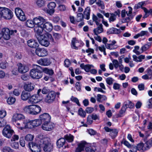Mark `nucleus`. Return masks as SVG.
Instances as JSON below:
<instances>
[{
    "instance_id": "f257e3e1",
    "label": "nucleus",
    "mask_w": 152,
    "mask_h": 152,
    "mask_svg": "<svg viewBox=\"0 0 152 152\" xmlns=\"http://www.w3.org/2000/svg\"><path fill=\"white\" fill-rule=\"evenodd\" d=\"M40 142L45 152H51L53 151V144L49 138L47 137L40 139Z\"/></svg>"
},
{
    "instance_id": "f03ea898",
    "label": "nucleus",
    "mask_w": 152,
    "mask_h": 152,
    "mask_svg": "<svg viewBox=\"0 0 152 152\" xmlns=\"http://www.w3.org/2000/svg\"><path fill=\"white\" fill-rule=\"evenodd\" d=\"M40 44L45 47L48 46L50 42H53V39L51 34L46 33L44 35L41 37H37Z\"/></svg>"
},
{
    "instance_id": "7ed1b4c3",
    "label": "nucleus",
    "mask_w": 152,
    "mask_h": 152,
    "mask_svg": "<svg viewBox=\"0 0 152 152\" xmlns=\"http://www.w3.org/2000/svg\"><path fill=\"white\" fill-rule=\"evenodd\" d=\"M36 67H34L31 70L30 75L33 79H39L41 78L43 76L42 67L37 65H36Z\"/></svg>"
},
{
    "instance_id": "20e7f679",
    "label": "nucleus",
    "mask_w": 152,
    "mask_h": 152,
    "mask_svg": "<svg viewBox=\"0 0 152 152\" xmlns=\"http://www.w3.org/2000/svg\"><path fill=\"white\" fill-rule=\"evenodd\" d=\"M17 32L16 30H10L7 28H4L1 30L2 36L4 39L8 40L10 39L11 35L15 34Z\"/></svg>"
},
{
    "instance_id": "39448f33",
    "label": "nucleus",
    "mask_w": 152,
    "mask_h": 152,
    "mask_svg": "<svg viewBox=\"0 0 152 152\" xmlns=\"http://www.w3.org/2000/svg\"><path fill=\"white\" fill-rule=\"evenodd\" d=\"M32 147L30 148L32 152H41L42 150V145L40 142V139H38L36 142H31Z\"/></svg>"
},
{
    "instance_id": "423d86ee",
    "label": "nucleus",
    "mask_w": 152,
    "mask_h": 152,
    "mask_svg": "<svg viewBox=\"0 0 152 152\" xmlns=\"http://www.w3.org/2000/svg\"><path fill=\"white\" fill-rule=\"evenodd\" d=\"M14 133V131L11 129L10 126L9 125H6L2 131L3 135L8 138L11 137Z\"/></svg>"
},
{
    "instance_id": "0eeeda50",
    "label": "nucleus",
    "mask_w": 152,
    "mask_h": 152,
    "mask_svg": "<svg viewBox=\"0 0 152 152\" xmlns=\"http://www.w3.org/2000/svg\"><path fill=\"white\" fill-rule=\"evenodd\" d=\"M15 12L17 18L21 21H25L26 20V16L23 10L19 8H16Z\"/></svg>"
},
{
    "instance_id": "6e6552de",
    "label": "nucleus",
    "mask_w": 152,
    "mask_h": 152,
    "mask_svg": "<svg viewBox=\"0 0 152 152\" xmlns=\"http://www.w3.org/2000/svg\"><path fill=\"white\" fill-rule=\"evenodd\" d=\"M42 96L38 94H35L31 96L28 99V102L30 104H34L37 103L42 100Z\"/></svg>"
},
{
    "instance_id": "1a4fd4ad",
    "label": "nucleus",
    "mask_w": 152,
    "mask_h": 152,
    "mask_svg": "<svg viewBox=\"0 0 152 152\" xmlns=\"http://www.w3.org/2000/svg\"><path fill=\"white\" fill-rule=\"evenodd\" d=\"M56 96V93L53 91L49 92L47 95L45 99V102L48 103L52 102L55 100Z\"/></svg>"
},
{
    "instance_id": "9d476101",
    "label": "nucleus",
    "mask_w": 152,
    "mask_h": 152,
    "mask_svg": "<svg viewBox=\"0 0 152 152\" xmlns=\"http://www.w3.org/2000/svg\"><path fill=\"white\" fill-rule=\"evenodd\" d=\"M104 129L107 132H109V135L112 139L115 138L118 135V131L116 129H111L107 126H105Z\"/></svg>"
},
{
    "instance_id": "9b49d317",
    "label": "nucleus",
    "mask_w": 152,
    "mask_h": 152,
    "mask_svg": "<svg viewBox=\"0 0 152 152\" xmlns=\"http://www.w3.org/2000/svg\"><path fill=\"white\" fill-rule=\"evenodd\" d=\"M33 20L35 25L37 26H42L44 23L46 21L45 19L40 16L34 18L33 19Z\"/></svg>"
},
{
    "instance_id": "f8f14e48",
    "label": "nucleus",
    "mask_w": 152,
    "mask_h": 152,
    "mask_svg": "<svg viewBox=\"0 0 152 152\" xmlns=\"http://www.w3.org/2000/svg\"><path fill=\"white\" fill-rule=\"evenodd\" d=\"M54 126V124L50 122L43 123L42 126V129L47 131H50L52 130Z\"/></svg>"
},
{
    "instance_id": "ddd939ff",
    "label": "nucleus",
    "mask_w": 152,
    "mask_h": 152,
    "mask_svg": "<svg viewBox=\"0 0 152 152\" xmlns=\"http://www.w3.org/2000/svg\"><path fill=\"white\" fill-rule=\"evenodd\" d=\"M104 17L101 14L98 13L96 14V15H95L93 14L92 19L93 21L95 22L96 25H99L100 24V22L101 20H103Z\"/></svg>"
},
{
    "instance_id": "4468645a",
    "label": "nucleus",
    "mask_w": 152,
    "mask_h": 152,
    "mask_svg": "<svg viewBox=\"0 0 152 152\" xmlns=\"http://www.w3.org/2000/svg\"><path fill=\"white\" fill-rule=\"evenodd\" d=\"M35 53L37 56L40 57L46 56L48 55L47 50L44 48H37L35 50Z\"/></svg>"
},
{
    "instance_id": "2eb2a0df",
    "label": "nucleus",
    "mask_w": 152,
    "mask_h": 152,
    "mask_svg": "<svg viewBox=\"0 0 152 152\" xmlns=\"http://www.w3.org/2000/svg\"><path fill=\"white\" fill-rule=\"evenodd\" d=\"M27 44L29 47L36 49L39 46L38 42L36 40L33 39L28 40L27 42Z\"/></svg>"
},
{
    "instance_id": "dca6fc26",
    "label": "nucleus",
    "mask_w": 152,
    "mask_h": 152,
    "mask_svg": "<svg viewBox=\"0 0 152 152\" xmlns=\"http://www.w3.org/2000/svg\"><path fill=\"white\" fill-rule=\"evenodd\" d=\"M39 118L43 123L50 121L51 117L48 113H44L40 115Z\"/></svg>"
},
{
    "instance_id": "f3484780",
    "label": "nucleus",
    "mask_w": 152,
    "mask_h": 152,
    "mask_svg": "<svg viewBox=\"0 0 152 152\" xmlns=\"http://www.w3.org/2000/svg\"><path fill=\"white\" fill-rule=\"evenodd\" d=\"M24 116L20 113L15 114L12 118V120L13 122H17L18 121H22L25 119Z\"/></svg>"
},
{
    "instance_id": "a211bd4d",
    "label": "nucleus",
    "mask_w": 152,
    "mask_h": 152,
    "mask_svg": "<svg viewBox=\"0 0 152 152\" xmlns=\"http://www.w3.org/2000/svg\"><path fill=\"white\" fill-rule=\"evenodd\" d=\"M109 42L110 43L105 44V47L107 49L112 50L115 49L117 48V45H115L116 42L115 40H110Z\"/></svg>"
},
{
    "instance_id": "6ab92c4d",
    "label": "nucleus",
    "mask_w": 152,
    "mask_h": 152,
    "mask_svg": "<svg viewBox=\"0 0 152 152\" xmlns=\"http://www.w3.org/2000/svg\"><path fill=\"white\" fill-rule=\"evenodd\" d=\"M18 70L20 73H24L27 72L29 69L28 67L27 66L22 64L21 63H19L18 64Z\"/></svg>"
},
{
    "instance_id": "aec40b11",
    "label": "nucleus",
    "mask_w": 152,
    "mask_h": 152,
    "mask_svg": "<svg viewBox=\"0 0 152 152\" xmlns=\"http://www.w3.org/2000/svg\"><path fill=\"white\" fill-rule=\"evenodd\" d=\"M42 27L44 30L46 32H50L53 28V26L52 23L49 22H45L44 23Z\"/></svg>"
},
{
    "instance_id": "412c9836",
    "label": "nucleus",
    "mask_w": 152,
    "mask_h": 152,
    "mask_svg": "<svg viewBox=\"0 0 152 152\" xmlns=\"http://www.w3.org/2000/svg\"><path fill=\"white\" fill-rule=\"evenodd\" d=\"M87 143L84 141L81 142L78 144V147L76 148L75 152H81L84 150V147H86Z\"/></svg>"
},
{
    "instance_id": "4be33fe9",
    "label": "nucleus",
    "mask_w": 152,
    "mask_h": 152,
    "mask_svg": "<svg viewBox=\"0 0 152 152\" xmlns=\"http://www.w3.org/2000/svg\"><path fill=\"white\" fill-rule=\"evenodd\" d=\"M37 63L39 64L44 66H47L49 65L51 62L47 58H41L37 61Z\"/></svg>"
},
{
    "instance_id": "5701e85b",
    "label": "nucleus",
    "mask_w": 152,
    "mask_h": 152,
    "mask_svg": "<svg viewBox=\"0 0 152 152\" xmlns=\"http://www.w3.org/2000/svg\"><path fill=\"white\" fill-rule=\"evenodd\" d=\"M34 31L37 34V37H41L43 36L42 35V32L44 29L42 26H37L34 28Z\"/></svg>"
},
{
    "instance_id": "b1692460",
    "label": "nucleus",
    "mask_w": 152,
    "mask_h": 152,
    "mask_svg": "<svg viewBox=\"0 0 152 152\" xmlns=\"http://www.w3.org/2000/svg\"><path fill=\"white\" fill-rule=\"evenodd\" d=\"M34 85L31 83H29L25 84L24 86V89L26 91H31L33 90L34 88Z\"/></svg>"
},
{
    "instance_id": "393cba45",
    "label": "nucleus",
    "mask_w": 152,
    "mask_h": 152,
    "mask_svg": "<svg viewBox=\"0 0 152 152\" xmlns=\"http://www.w3.org/2000/svg\"><path fill=\"white\" fill-rule=\"evenodd\" d=\"M13 16V15L12 12L10 9L7 8L3 18L6 20H10L12 18Z\"/></svg>"
},
{
    "instance_id": "a878e982",
    "label": "nucleus",
    "mask_w": 152,
    "mask_h": 152,
    "mask_svg": "<svg viewBox=\"0 0 152 152\" xmlns=\"http://www.w3.org/2000/svg\"><path fill=\"white\" fill-rule=\"evenodd\" d=\"M97 26V28L94 29L93 30L94 33L96 35L102 33L103 31V25L102 24H99V25Z\"/></svg>"
},
{
    "instance_id": "bb28decb",
    "label": "nucleus",
    "mask_w": 152,
    "mask_h": 152,
    "mask_svg": "<svg viewBox=\"0 0 152 152\" xmlns=\"http://www.w3.org/2000/svg\"><path fill=\"white\" fill-rule=\"evenodd\" d=\"M80 46V43L75 38H73L72 41V48L75 49H77Z\"/></svg>"
},
{
    "instance_id": "cd10ccee",
    "label": "nucleus",
    "mask_w": 152,
    "mask_h": 152,
    "mask_svg": "<svg viewBox=\"0 0 152 152\" xmlns=\"http://www.w3.org/2000/svg\"><path fill=\"white\" fill-rule=\"evenodd\" d=\"M96 150V147L90 144L87 143V145L85 148L86 152H95Z\"/></svg>"
},
{
    "instance_id": "c85d7f7f",
    "label": "nucleus",
    "mask_w": 152,
    "mask_h": 152,
    "mask_svg": "<svg viewBox=\"0 0 152 152\" xmlns=\"http://www.w3.org/2000/svg\"><path fill=\"white\" fill-rule=\"evenodd\" d=\"M31 95L29 93L26 91H23L21 94V99L23 101H26L29 99Z\"/></svg>"
},
{
    "instance_id": "c756f323",
    "label": "nucleus",
    "mask_w": 152,
    "mask_h": 152,
    "mask_svg": "<svg viewBox=\"0 0 152 152\" xmlns=\"http://www.w3.org/2000/svg\"><path fill=\"white\" fill-rule=\"evenodd\" d=\"M23 110L26 113L33 115V105L25 106L23 108Z\"/></svg>"
},
{
    "instance_id": "7c9ffc66",
    "label": "nucleus",
    "mask_w": 152,
    "mask_h": 152,
    "mask_svg": "<svg viewBox=\"0 0 152 152\" xmlns=\"http://www.w3.org/2000/svg\"><path fill=\"white\" fill-rule=\"evenodd\" d=\"M90 8L88 7L86 8L83 12V15L85 18L88 20L90 19Z\"/></svg>"
},
{
    "instance_id": "2f4dec72",
    "label": "nucleus",
    "mask_w": 152,
    "mask_h": 152,
    "mask_svg": "<svg viewBox=\"0 0 152 152\" xmlns=\"http://www.w3.org/2000/svg\"><path fill=\"white\" fill-rule=\"evenodd\" d=\"M137 150L145 151L148 150L146 148V146L145 143L144 144L142 142H140L136 146Z\"/></svg>"
},
{
    "instance_id": "473e14b6",
    "label": "nucleus",
    "mask_w": 152,
    "mask_h": 152,
    "mask_svg": "<svg viewBox=\"0 0 152 152\" xmlns=\"http://www.w3.org/2000/svg\"><path fill=\"white\" fill-rule=\"evenodd\" d=\"M47 6L53 14L55 12L54 8L56 7V4L54 2H51L48 4Z\"/></svg>"
},
{
    "instance_id": "72a5a7b5",
    "label": "nucleus",
    "mask_w": 152,
    "mask_h": 152,
    "mask_svg": "<svg viewBox=\"0 0 152 152\" xmlns=\"http://www.w3.org/2000/svg\"><path fill=\"white\" fill-rule=\"evenodd\" d=\"M121 32L120 29L116 28H110L107 31V33L109 34H118Z\"/></svg>"
},
{
    "instance_id": "f704fd0d",
    "label": "nucleus",
    "mask_w": 152,
    "mask_h": 152,
    "mask_svg": "<svg viewBox=\"0 0 152 152\" xmlns=\"http://www.w3.org/2000/svg\"><path fill=\"white\" fill-rule=\"evenodd\" d=\"M43 72L49 76H52L54 73V71L52 69H49L47 68H45L43 69L42 68V72Z\"/></svg>"
},
{
    "instance_id": "c9c22d12",
    "label": "nucleus",
    "mask_w": 152,
    "mask_h": 152,
    "mask_svg": "<svg viewBox=\"0 0 152 152\" xmlns=\"http://www.w3.org/2000/svg\"><path fill=\"white\" fill-rule=\"evenodd\" d=\"M65 142L66 140L64 138H60L57 141V145L58 148H61L64 145Z\"/></svg>"
},
{
    "instance_id": "e433bc0d",
    "label": "nucleus",
    "mask_w": 152,
    "mask_h": 152,
    "mask_svg": "<svg viewBox=\"0 0 152 152\" xmlns=\"http://www.w3.org/2000/svg\"><path fill=\"white\" fill-rule=\"evenodd\" d=\"M41 110L40 107L38 105H33V115H37L39 113Z\"/></svg>"
},
{
    "instance_id": "4c0bfd02",
    "label": "nucleus",
    "mask_w": 152,
    "mask_h": 152,
    "mask_svg": "<svg viewBox=\"0 0 152 152\" xmlns=\"http://www.w3.org/2000/svg\"><path fill=\"white\" fill-rule=\"evenodd\" d=\"M37 5L39 7H41L45 6L46 1L45 0H35Z\"/></svg>"
},
{
    "instance_id": "58836bf2",
    "label": "nucleus",
    "mask_w": 152,
    "mask_h": 152,
    "mask_svg": "<svg viewBox=\"0 0 152 152\" xmlns=\"http://www.w3.org/2000/svg\"><path fill=\"white\" fill-rule=\"evenodd\" d=\"M62 104L66 107L67 111H69L70 109V108L72 107V104L69 102V101H63L62 102Z\"/></svg>"
},
{
    "instance_id": "ea45409f",
    "label": "nucleus",
    "mask_w": 152,
    "mask_h": 152,
    "mask_svg": "<svg viewBox=\"0 0 152 152\" xmlns=\"http://www.w3.org/2000/svg\"><path fill=\"white\" fill-rule=\"evenodd\" d=\"M32 124L34 127L35 126H37L40 125L42 124V121L40 119H37L32 120Z\"/></svg>"
},
{
    "instance_id": "a19ab883",
    "label": "nucleus",
    "mask_w": 152,
    "mask_h": 152,
    "mask_svg": "<svg viewBox=\"0 0 152 152\" xmlns=\"http://www.w3.org/2000/svg\"><path fill=\"white\" fill-rule=\"evenodd\" d=\"M34 20H28L26 22V26L28 27L32 28L33 27L34 25Z\"/></svg>"
},
{
    "instance_id": "79ce46f5",
    "label": "nucleus",
    "mask_w": 152,
    "mask_h": 152,
    "mask_svg": "<svg viewBox=\"0 0 152 152\" xmlns=\"http://www.w3.org/2000/svg\"><path fill=\"white\" fill-rule=\"evenodd\" d=\"M84 15L82 13H78L77 15L76 20L79 22L82 21L83 20Z\"/></svg>"
},
{
    "instance_id": "37998d69",
    "label": "nucleus",
    "mask_w": 152,
    "mask_h": 152,
    "mask_svg": "<svg viewBox=\"0 0 152 152\" xmlns=\"http://www.w3.org/2000/svg\"><path fill=\"white\" fill-rule=\"evenodd\" d=\"M151 45V43L148 42L147 44L145 45L141 48L142 52L145 51L149 48Z\"/></svg>"
},
{
    "instance_id": "c03bdc74",
    "label": "nucleus",
    "mask_w": 152,
    "mask_h": 152,
    "mask_svg": "<svg viewBox=\"0 0 152 152\" xmlns=\"http://www.w3.org/2000/svg\"><path fill=\"white\" fill-rule=\"evenodd\" d=\"M148 150L152 146V137L145 143Z\"/></svg>"
},
{
    "instance_id": "a18cd8bd",
    "label": "nucleus",
    "mask_w": 152,
    "mask_h": 152,
    "mask_svg": "<svg viewBox=\"0 0 152 152\" xmlns=\"http://www.w3.org/2000/svg\"><path fill=\"white\" fill-rule=\"evenodd\" d=\"M34 138V136L31 134H27L25 137V140L27 141H32Z\"/></svg>"
},
{
    "instance_id": "49530a36",
    "label": "nucleus",
    "mask_w": 152,
    "mask_h": 152,
    "mask_svg": "<svg viewBox=\"0 0 152 152\" xmlns=\"http://www.w3.org/2000/svg\"><path fill=\"white\" fill-rule=\"evenodd\" d=\"M65 138L68 142H71L73 140L74 136L71 134L66 135L65 136Z\"/></svg>"
},
{
    "instance_id": "de8ad7c7",
    "label": "nucleus",
    "mask_w": 152,
    "mask_h": 152,
    "mask_svg": "<svg viewBox=\"0 0 152 152\" xmlns=\"http://www.w3.org/2000/svg\"><path fill=\"white\" fill-rule=\"evenodd\" d=\"M129 10L128 12V13H127V12H126L127 16H129L128 18H126V21L127 22L129 21L131 18V17L130 16L132 13V9L131 7H129Z\"/></svg>"
},
{
    "instance_id": "09e8293b",
    "label": "nucleus",
    "mask_w": 152,
    "mask_h": 152,
    "mask_svg": "<svg viewBox=\"0 0 152 152\" xmlns=\"http://www.w3.org/2000/svg\"><path fill=\"white\" fill-rule=\"evenodd\" d=\"M97 0L96 2V4L99 7H100L102 9H104L105 8V6L103 2L100 0Z\"/></svg>"
},
{
    "instance_id": "8fccbe9b",
    "label": "nucleus",
    "mask_w": 152,
    "mask_h": 152,
    "mask_svg": "<svg viewBox=\"0 0 152 152\" xmlns=\"http://www.w3.org/2000/svg\"><path fill=\"white\" fill-rule=\"evenodd\" d=\"M105 81L108 85H111L113 84V82L114 81V80L112 77H108L106 78Z\"/></svg>"
},
{
    "instance_id": "3c124183",
    "label": "nucleus",
    "mask_w": 152,
    "mask_h": 152,
    "mask_svg": "<svg viewBox=\"0 0 152 152\" xmlns=\"http://www.w3.org/2000/svg\"><path fill=\"white\" fill-rule=\"evenodd\" d=\"M15 100L16 99L15 98L10 97L8 99L7 102L9 104H12L15 102Z\"/></svg>"
},
{
    "instance_id": "603ef678",
    "label": "nucleus",
    "mask_w": 152,
    "mask_h": 152,
    "mask_svg": "<svg viewBox=\"0 0 152 152\" xmlns=\"http://www.w3.org/2000/svg\"><path fill=\"white\" fill-rule=\"evenodd\" d=\"M32 121H28L26 124L25 127L26 128L32 129L34 127L32 124Z\"/></svg>"
},
{
    "instance_id": "864d4df0",
    "label": "nucleus",
    "mask_w": 152,
    "mask_h": 152,
    "mask_svg": "<svg viewBox=\"0 0 152 152\" xmlns=\"http://www.w3.org/2000/svg\"><path fill=\"white\" fill-rule=\"evenodd\" d=\"M60 20V17L57 15H55L53 17L52 20L55 23H58Z\"/></svg>"
},
{
    "instance_id": "5fc2aeb1",
    "label": "nucleus",
    "mask_w": 152,
    "mask_h": 152,
    "mask_svg": "<svg viewBox=\"0 0 152 152\" xmlns=\"http://www.w3.org/2000/svg\"><path fill=\"white\" fill-rule=\"evenodd\" d=\"M95 46L96 48L95 50L96 51H97L98 49H99L100 51L103 52L106 49L104 45H101L100 46L98 47L97 45H95Z\"/></svg>"
},
{
    "instance_id": "6e6d98bb",
    "label": "nucleus",
    "mask_w": 152,
    "mask_h": 152,
    "mask_svg": "<svg viewBox=\"0 0 152 152\" xmlns=\"http://www.w3.org/2000/svg\"><path fill=\"white\" fill-rule=\"evenodd\" d=\"M78 114L82 117L84 118L86 116L85 112L83 110L82 108H80L78 111Z\"/></svg>"
},
{
    "instance_id": "4d7b16f0",
    "label": "nucleus",
    "mask_w": 152,
    "mask_h": 152,
    "mask_svg": "<svg viewBox=\"0 0 152 152\" xmlns=\"http://www.w3.org/2000/svg\"><path fill=\"white\" fill-rule=\"evenodd\" d=\"M124 106H126L127 108L128 107L130 108H132L134 106V104L131 101H128L126 102V104H125Z\"/></svg>"
},
{
    "instance_id": "13d9d810",
    "label": "nucleus",
    "mask_w": 152,
    "mask_h": 152,
    "mask_svg": "<svg viewBox=\"0 0 152 152\" xmlns=\"http://www.w3.org/2000/svg\"><path fill=\"white\" fill-rule=\"evenodd\" d=\"M8 66V63L6 61L1 62L0 63V67L1 69H5Z\"/></svg>"
},
{
    "instance_id": "bf43d9fd",
    "label": "nucleus",
    "mask_w": 152,
    "mask_h": 152,
    "mask_svg": "<svg viewBox=\"0 0 152 152\" xmlns=\"http://www.w3.org/2000/svg\"><path fill=\"white\" fill-rule=\"evenodd\" d=\"M116 15L113 14H111V15L110 16L109 20L110 22L111 23L112 22L114 21L115 20L116 18Z\"/></svg>"
},
{
    "instance_id": "052dcab7",
    "label": "nucleus",
    "mask_w": 152,
    "mask_h": 152,
    "mask_svg": "<svg viewBox=\"0 0 152 152\" xmlns=\"http://www.w3.org/2000/svg\"><path fill=\"white\" fill-rule=\"evenodd\" d=\"M6 112L4 110L1 109L0 110V118H3L6 115Z\"/></svg>"
},
{
    "instance_id": "680f3d73",
    "label": "nucleus",
    "mask_w": 152,
    "mask_h": 152,
    "mask_svg": "<svg viewBox=\"0 0 152 152\" xmlns=\"http://www.w3.org/2000/svg\"><path fill=\"white\" fill-rule=\"evenodd\" d=\"M140 37L144 36H149V33L147 31H142L139 33Z\"/></svg>"
},
{
    "instance_id": "e2e57ef3",
    "label": "nucleus",
    "mask_w": 152,
    "mask_h": 152,
    "mask_svg": "<svg viewBox=\"0 0 152 152\" xmlns=\"http://www.w3.org/2000/svg\"><path fill=\"white\" fill-rule=\"evenodd\" d=\"M113 65L115 69H117L119 66V62L117 60L113 59L112 61Z\"/></svg>"
},
{
    "instance_id": "0e129e2a",
    "label": "nucleus",
    "mask_w": 152,
    "mask_h": 152,
    "mask_svg": "<svg viewBox=\"0 0 152 152\" xmlns=\"http://www.w3.org/2000/svg\"><path fill=\"white\" fill-rule=\"evenodd\" d=\"M11 147L15 149H18L19 147V144L17 142H14L11 144Z\"/></svg>"
},
{
    "instance_id": "69168bd1",
    "label": "nucleus",
    "mask_w": 152,
    "mask_h": 152,
    "mask_svg": "<svg viewBox=\"0 0 152 152\" xmlns=\"http://www.w3.org/2000/svg\"><path fill=\"white\" fill-rule=\"evenodd\" d=\"M3 152H12L13 150L10 147H5L2 149Z\"/></svg>"
},
{
    "instance_id": "338daca9",
    "label": "nucleus",
    "mask_w": 152,
    "mask_h": 152,
    "mask_svg": "<svg viewBox=\"0 0 152 152\" xmlns=\"http://www.w3.org/2000/svg\"><path fill=\"white\" fill-rule=\"evenodd\" d=\"M91 66L93 67V66L89 64L86 65L85 66L84 70L87 72H89L90 71Z\"/></svg>"
},
{
    "instance_id": "774afa93",
    "label": "nucleus",
    "mask_w": 152,
    "mask_h": 152,
    "mask_svg": "<svg viewBox=\"0 0 152 152\" xmlns=\"http://www.w3.org/2000/svg\"><path fill=\"white\" fill-rule=\"evenodd\" d=\"M131 149L129 150V152H137V147L135 146L132 145L131 148Z\"/></svg>"
}]
</instances>
